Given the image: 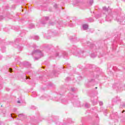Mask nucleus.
I'll return each mask as SVG.
<instances>
[{"instance_id": "nucleus-38", "label": "nucleus", "mask_w": 125, "mask_h": 125, "mask_svg": "<svg viewBox=\"0 0 125 125\" xmlns=\"http://www.w3.org/2000/svg\"><path fill=\"white\" fill-rule=\"evenodd\" d=\"M71 90H72V91H75V90H76V88H71Z\"/></svg>"}, {"instance_id": "nucleus-29", "label": "nucleus", "mask_w": 125, "mask_h": 125, "mask_svg": "<svg viewBox=\"0 0 125 125\" xmlns=\"http://www.w3.org/2000/svg\"><path fill=\"white\" fill-rule=\"evenodd\" d=\"M66 82H69V81H71V78L70 77H67L65 79Z\"/></svg>"}, {"instance_id": "nucleus-49", "label": "nucleus", "mask_w": 125, "mask_h": 125, "mask_svg": "<svg viewBox=\"0 0 125 125\" xmlns=\"http://www.w3.org/2000/svg\"><path fill=\"white\" fill-rule=\"evenodd\" d=\"M125 112V110H123L122 113H124Z\"/></svg>"}, {"instance_id": "nucleus-27", "label": "nucleus", "mask_w": 125, "mask_h": 125, "mask_svg": "<svg viewBox=\"0 0 125 125\" xmlns=\"http://www.w3.org/2000/svg\"><path fill=\"white\" fill-rule=\"evenodd\" d=\"M101 17V15H96L95 16V18H96L97 19L98 18H99Z\"/></svg>"}, {"instance_id": "nucleus-7", "label": "nucleus", "mask_w": 125, "mask_h": 125, "mask_svg": "<svg viewBox=\"0 0 125 125\" xmlns=\"http://www.w3.org/2000/svg\"><path fill=\"white\" fill-rule=\"evenodd\" d=\"M23 43L24 44V42L21 40V38L17 39L13 44L15 47H17L18 48H22V47L20 46V44Z\"/></svg>"}, {"instance_id": "nucleus-12", "label": "nucleus", "mask_w": 125, "mask_h": 125, "mask_svg": "<svg viewBox=\"0 0 125 125\" xmlns=\"http://www.w3.org/2000/svg\"><path fill=\"white\" fill-rule=\"evenodd\" d=\"M73 105L75 107H81V102L79 101H77L73 103Z\"/></svg>"}, {"instance_id": "nucleus-39", "label": "nucleus", "mask_w": 125, "mask_h": 125, "mask_svg": "<svg viewBox=\"0 0 125 125\" xmlns=\"http://www.w3.org/2000/svg\"><path fill=\"white\" fill-rule=\"evenodd\" d=\"M33 47H34V48H36L37 45H36V44H34L33 45Z\"/></svg>"}, {"instance_id": "nucleus-20", "label": "nucleus", "mask_w": 125, "mask_h": 125, "mask_svg": "<svg viewBox=\"0 0 125 125\" xmlns=\"http://www.w3.org/2000/svg\"><path fill=\"white\" fill-rule=\"evenodd\" d=\"M33 40H35L36 41H38L39 40V36H34L32 37Z\"/></svg>"}, {"instance_id": "nucleus-44", "label": "nucleus", "mask_w": 125, "mask_h": 125, "mask_svg": "<svg viewBox=\"0 0 125 125\" xmlns=\"http://www.w3.org/2000/svg\"><path fill=\"white\" fill-rule=\"evenodd\" d=\"M26 45L28 47H30V44H27Z\"/></svg>"}, {"instance_id": "nucleus-3", "label": "nucleus", "mask_w": 125, "mask_h": 125, "mask_svg": "<svg viewBox=\"0 0 125 125\" xmlns=\"http://www.w3.org/2000/svg\"><path fill=\"white\" fill-rule=\"evenodd\" d=\"M40 99L41 100H44V99H46V100H49V99H52L53 100H55V101H59L61 100V102H62V103L63 104H67L68 103V101H67V100L65 98L60 99V100H58L55 97L54 98L51 99V97L49 96H47L46 97L44 96H42L40 97Z\"/></svg>"}, {"instance_id": "nucleus-17", "label": "nucleus", "mask_w": 125, "mask_h": 125, "mask_svg": "<svg viewBox=\"0 0 125 125\" xmlns=\"http://www.w3.org/2000/svg\"><path fill=\"white\" fill-rule=\"evenodd\" d=\"M18 118H19L20 120H22V119H24V118H25V115H24L23 114H19Z\"/></svg>"}, {"instance_id": "nucleus-47", "label": "nucleus", "mask_w": 125, "mask_h": 125, "mask_svg": "<svg viewBox=\"0 0 125 125\" xmlns=\"http://www.w3.org/2000/svg\"><path fill=\"white\" fill-rule=\"evenodd\" d=\"M71 41H75V39H71Z\"/></svg>"}, {"instance_id": "nucleus-51", "label": "nucleus", "mask_w": 125, "mask_h": 125, "mask_svg": "<svg viewBox=\"0 0 125 125\" xmlns=\"http://www.w3.org/2000/svg\"><path fill=\"white\" fill-rule=\"evenodd\" d=\"M95 89H97V87H95Z\"/></svg>"}, {"instance_id": "nucleus-34", "label": "nucleus", "mask_w": 125, "mask_h": 125, "mask_svg": "<svg viewBox=\"0 0 125 125\" xmlns=\"http://www.w3.org/2000/svg\"><path fill=\"white\" fill-rule=\"evenodd\" d=\"M89 21H90V22H93V21H94V20H93V19L90 18V19H89Z\"/></svg>"}, {"instance_id": "nucleus-11", "label": "nucleus", "mask_w": 125, "mask_h": 125, "mask_svg": "<svg viewBox=\"0 0 125 125\" xmlns=\"http://www.w3.org/2000/svg\"><path fill=\"white\" fill-rule=\"evenodd\" d=\"M113 88L116 90H119V89L121 88V86H120V83H114L113 85Z\"/></svg>"}, {"instance_id": "nucleus-6", "label": "nucleus", "mask_w": 125, "mask_h": 125, "mask_svg": "<svg viewBox=\"0 0 125 125\" xmlns=\"http://www.w3.org/2000/svg\"><path fill=\"white\" fill-rule=\"evenodd\" d=\"M32 55H37V56H39L38 58H35V60H39L41 57H42V56H43V53L39 50H35L32 52Z\"/></svg>"}, {"instance_id": "nucleus-8", "label": "nucleus", "mask_w": 125, "mask_h": 125, "mask_svg": "<svg viewBox=\"0 0 125 125\" xmlns=\"http://www.w3.org/2000/svg\"><path fill=\"white\" fill-rule=\"evenodd\" d=\"M62 54V56L64 58H66L67 56H68V53L65 51H62L61 53H57L56 54V57L59 56V57H61Z\"/></svg>"}, {"instance_id": "nucleus-23", "label": "nucleus", "mask_w": 125, "mask_h": 125, "mask_svg": "<svg viewBox=\"0 0 125 125\" xmlns=\"http://www.w3.org/2000/svg\"><path fill=\"white\" fill-rule=\"evenodd\" d=\"M29 28L30 29H33V28H35V25L34 24L31 23L29 25Z\"/></svg>"}, {"instance_id": "nucleus-22", "label": "nucleus", "mask_w": 125, "mask_h": 125, "mask_svg": "<svg viewBox=\"0 0 125 125\" xmlns=\"http://www.w3.org/2000/svg\"><path fill=\"white\" fill-rule=\"evenodd\" d=\"M85 108H89L90 107V104L88 103H85L84 104Z\"/></svg>"}, {"instance_id": "nucleus-53", "label": "nucleus", "mask_w": 125, "mask_h": 125, "mask_svg": "<svg viewBox=\"0 0 125 125\" xmlns=\"http://www.w3.org/2000/svg\"><path fill=\"white\" fill-rule=\"evenodd\" d=\"M57 125H58V123H56Z\"/></svg>"}, {"instance_id": "nucleus-24", "label": "nucleus", "mask_w": 125, "mask_h": 125, "mask_svg": "<svg viewBox=\"0 0 125 125\" xmlns=\"http://www.w3.org/2000/svg\"><path fill=\"white\" fill-rule=\"evenodd\" d=\"M55 22H49V25H50V26H53V25H55Z\"/></svg>"}, {"instance_id": "nucleus-40", "label": "nucleus", "mask_w": 125, "mask_h": 125, "mask_svg": "<svg viewBox=\"0 0 125 125\" xmlns=\"http://www.w3.org/2000/svg\"><path fill=\"white\" fill-rule=\"evenodd\" d=\"M54 7L55 8H57V4H55L54 5Z\"/></svg>"}, {"instance_id": "nucleus-30", "label": "nucleus", "mask_w": 125, "mask_h": 125, "mask_svg": "<svg viewBox=\"0 0 125 125\" xmlns=\"http://www.w3.org/2000/svg\"><path fill=\"white\" fill-rule=\"evenodd\" d=\"M11 118H16V116L14 114H11Z\"/></svg>"}, {"instance_id": "nucleus-55", "label": "nucleus", "mask_w": 125, "mask_h": 125, "mask_svg": "<svg viewBox=\"0 0 125 125\" xmlns=\"http://www.w3.org/2000/svg\"><path fill=\"white\" fill-rule=\"evenodd\" d=\"M87 43H88V42Z\"/></svg>"}, {"instance_id": "nucleus-16", "label": "nucleus", "mask_w": 125, "mask_h": 125, "mask_svg": "<svg viewBox=\"0 0 125 125\" xmlns=\"http://www.w3.org/2000/svg\"><path fill=\"white\" fill-rule=\"evenodd\" d=\"M87 3L88 6H91V5H92V3H93V0H88Z\"/></svg>"}, {"instance_id": "nucleus-14", "label": "nucleus", "mask_w": 125, "mask_h": 125, "mask_svg": "<svg viewBox=\"0 0 125 125\" xmlns=\"http://www.w3.org/2000/svg\"><path fill=\"white\" fill-rule=\"evenodd\" d=\"M121 101V99L119 97H116L112 99V102L114 103H118V102H120Z\"/></svg>"}, {"instance_id": "nucleus-21", "label": "nucleus", "mask_w": 125, "mask_h": 125, "mask_svg": "<svg viewBox=\"0 0 125 125\" xmlns=\"http://www.w3.org/2000/svg\"><path fill=\"white\" fill-rule=\"evenodd\" d=\"M91 100L92 101V103L93 104V105H95L97 103V102L96 100H93L92 97L91 98Z\"/></svg>"}, {"instance_id": "nucleus-45", "label": "nucleus", "mask_w": 125, "mask_h": 125, "mask_svg": "<svg viewBox=\"0 0 125 125\" xmlns=\"http://www.w3.org/2000/svg\"><path fill=\"white\" fill-rule=\"evenodd\" d=\"M17 103H21V102L20 101H18Z\"/></svg>"}, {"instance_id": "nucleus-4", "label": "nucleus", "mask_w": 125, "mask_h": 125, "mask_svg": "<svg viewBox=\"0 0 125 125\" xmlns=\"http://www.w3.org/2000/svg\"><path fill=\"white\" fill-rule=\"evenodd\" d=\"M73 5H79L80 7L82 8V9H84L87 5L84 2V0H75L72 3Z\"/></svg>"}, {"instance_id": "nucleus-35", "label": "nucleus", "mask_w": 125, "mask_h": 125, "mask_svg": "<svg viewBox=\"0 0 125 125\" xmlns=\"http://www.w3.org/2000/svg\"><path fill=\"white\" fill-rule=\"evenodd\" d=\"M96 57L95 55H93V54H91V57L94 58V57Z\"/></svg>"}, {"instance_id": "nucleus-42", "label": "nucleus", "mask_w": 125, "mask_h": 125, "mask_svg": "<svg viewBox=\"0 0 125 125\" xmlns=\"http://www.w3.org/2000/svg\"><path fill=\"white\" fill-rule=\"evenodd\" d=\"M30 80V78H29V77H27V76H26V80Z\"/></svg>"}, {"instance_id": "nucleus-25", "label": "nucleus", "mask_w": 125, "mask_h": 125, "mask_svg": "<svg viewBox=\"0 0 125 125\" xmlns=\"http://www.w3.org/2000/svg\"><path fill=\"white\" fill-rule=\"evenodd\" d=\"M125 107V103H123L122 104L120 105V108H124Z\"/></svg>"}, {"instance_id": "nucleus-13", "label": "nucleus", "mask_w": 125, "mask_h": 125, "mask_svg": "<svg viewBox=\"0 0 125 125\" xmlns=\"http://www.w3.org/2000/svg\"><path fill=\"white\" fill-rule=\"evenodd\" d=\"M44 21H41V24H42V25H44V24H46V22H47V20H48L49 19V18L48 17H45L44 18Z\"/></svg>"}, {"instance_id": "nucleus-10", "label": "nucleus", "mask_w": 125, "mask_h": 125, "mask_svg": "<svg viewBox=\"0 0 125 125\" xmlns=\"http://www.w3.org/2000/svg\"><path fill=\"white\" fill-rule=\"evenodd\" d=\"M103 11H104L105 12V14H106L110 11H112V10L109 7H108V8H107V7L106 6H104L103 7Z\"/></svg>"}, {"instance_id": "nucleus-18", "label": "nucleus", "mask_w": 125, "mask_h": 125, "mask_svg": "<svg viewBox=\"0 0 125 125\" xmlns=\"http://www.w3.org/2000/svg\"><path fill=\"white\" fill-rule=\"evenodd\" d=\"M88 28V25L87 24H83V30H86Z\"/></svg>"}, {"instance_id": "nucleus-2", "label": "nucleus", "mask_w": 125, "mask_h": 125, "mask_svg": "<svg viewBox=\"0 0 125 125\" xmlns=\"http://www.w3.org/2000/svg\"><path fill=\"white\" fill-rule=\"evenodd\" d=\"M114 18L121 25H125V14L120 13L118 12L114 13Z\"/></svg>"}, {"instance_id": "nucleus-52", "label": "nucleus", "mask_w": 125, "mask_h": 125, "mask_svg": "<svg viewBox=\"0 0 125 125\" xmlns=\"http://www.w3.org/2000/svg\"><path fill=\"white\" fill-rule=\"evenodd\" d=\"M97 120H99V118H97Z\"/></svg>"}, {"instance_id": "nucleus-5", "label": "nucleus", "mask_w": 125, "mask_h": 125, "mask_svg": "<svg viewBox=\"0 0 125 125\" xmlns=\"http://www.w3.org/2000/svg\"><path fill=\"white\" fill-rule=\"evenodd\" d=\"M116 13L117 12H113V13H112V11H110V12H108V13L105 14V20L108 22L112 21V19H113V18H114V16H115L114 13Z\"/></svg>"}, {"instance_id": "nucleus-50", "label": "nucleus", "mask_w": 125, "mask_h": 125, "mask_svg": "<svg viewBox=\"0 0 125 125\" xmlns=\"http://www.w3.org/2000/svg\"><path fill=\"white\" fill-rule=\"evenodd\" d=\"M115 114H116V115H118V113H117V112Z\"/></svg>"}, {"instance_id": "nucleus-19", "label": "nucleus", "mask_w": 125, "mask_h": 125, "mask_svg": "<svg viewBox=\"0 0 125 125\" xmlns=\"http://www.w3.org/2000/svg\"><path fill=\"white\" fill-rule=\"evenodd\" d=\"M26 34V31H22L21 32L20 35L21 37H23V36H25V34Z\"/></svg>"}, {"instance_id": "nucleus-36", "label": "nucleus", "mask_w": 125, "mask_h": 125, "mask_svg": "<svg viewBox=\"0 0 125 125\" xmlns=\"http://www.w3.org/2000/svg\"><path fill=\"white\" fill-rule=\"evenodd\" d=\"M69 26H70V27H74V24H73V23H69Z\"/></svg>"}, {"instance_id": "nucleus-1", "label": "nucleus", "mask_w": 125, "mask_h": 125, "mask_svg": "<svg viewBox=\"0 0 125 125\" xmlns=\"http://www.w3.org/2000/svg\"><path fill=\"white\" fill-rule=\"evenodd\" d=\"M69 54L71 55L74 54L75 56L78 57H83L85 53L83 51L78 50L76 46H73L68 51Z\"/></svg>"}, {"instance_id": "nucleus-48", "label": "nucleus", "mask_w": 125, "mask_h": 125, "mask_svg": "<svg viewBox=\"0 0 125 125\" xmlns=\"http://www.w3.org/2000/svg\"><path fill=\"white\" fill-rule=\"evenodd\" d=\"M49 86H52V84H49Z\"/></svg>"}, {"instance_id": "nucleus-15", "label": "nucleus", "mask_w": 125, "mask_h": 125, "mask_svg": "<svg viewBox=\"0 0 125 125\" xmlns=\"http://www.w3.org/2000/svg\"><path fill=\"white\" fill-rule=\"evenodd\" d=\"M23 65L24 67H26V68H30V67H31V63L28 62H24Z\"/></svg>"}, {"instance_id": "nucleus-26", "label": "nucleus", "mask_w": 125, "mask_h": 125, "mask_svg": "<svg viewBox=\"0 0 125 125\" xmlns=\"http://www.w3.org/2000/svg\"><path fill=\"white\" fill-rule=\"evenodd\" d=\"M53 74L55 77H57V72L56 71H53Z\"/></svg>"}, {"instance_id": "nucleus-9", "label": "nucleus", "mask_w": 125, "mask_h": 125, "mask_svg": "<svg viewBox=\"0 0 125 125\" xmlns=\"http://www.w3.org/2000/svg\"><path fill=\"white\" fill-rule=\"evenodd\" d=\"M52 36H53V33L51 31L49 30L47 33L45 34L44 37L46 38V39H50Z\"/></svg>"}, {"instance_id": "nucleus-43", "label": "nucleus", "mask_w": 125, "mask_h": 125, "mask_svg": "<svg viewBox=\"0 0 125 125\" xmlns=\"http://www.w3.org/2000/svg\"><path fill=\"white\" fill-rule=\"evenodd\" d=\"M57 95H58V97H59V96L61 95V93H60V94L58 93Z\"/></svg>"}, {"instance_id": "nucleus-28", "label": "nucleus", "mask_w": 125, "mask_h": 125, "mask_svg": "<svg viewBox=\"0 0 125 125\" xmlns=\"http://www.w3.org/2000/svg\"><path fill=\"white\" fill-rule=\"evenodd\" d=\"M90 46L91 48H94V47H95V45H94V44H91L90 45Z\"/></svg>"}, {"instance_id": "nucleus-46", "label": "nucleus", "mask_w": 125, "mask_h": 125, "mask_svg": "<svg viewBox=\"0 0 125 125\" xmlns=\"http://www.w3.org/2000/svg\"><path fill=\"white\" fill-rule=\"evenodd\" d=\"M6 90H7V91H9V89L6 88Z\"/></svg>"}, {"instance_id": "nucleus-54", "label": "nucleus", "mask_w": 125, "mask_h": 125, "mask_svg": "<svg viewBox=\"0 0 125 125\" xmlns=\"http://www.w3.org/2000/svg\"><path fill=\"white\" fill-rule=\"evenodd\" d=\"M96 117V118H97V115Z\"/></svg>"}, {"instance_id": "nucleus-33", "label": "nucleus", "mask_w": 125, "mask_h": 125, "mask_svg": "<svg viewBox=\"0 0 125 125\" xmlns=\"http://www.w3.org/2000/svg\"><path fill=\"white\" fill-rule=\"evenodd\" d=\"M100 106H102L103 105V102H99Z\"/></svg>"}, {"instance_id": "nucleus-31", "label": "nucleus", "mask_w": 125, "mask_h": 125, "mask_svg": "<svg viewBox=\"0 0 125 125\" xmlns=\"http://www.w3.org/2000/svg\"><path fill=\"white\" fill-rule=\"evenodd\" d=\"M3 18H4L3 17V16H0V21H1V20H3Z\"/></svg>"}, {"instance_id": "nucleus-41", "label": "nucleus", "mask_w": 125, "mask_h": 125, "mask_svg": "<svg viewBox=\"0 0 125 125\" xmlns=\"http://www.w3.org/2000/svg\"><path fill=\"white\" fill-rule=\"evenodd\" d=\"M9 72H10V73H11V72H12V69H11V68H10L9 69Z\"/></svg>"}, {"instance_id": "nucleus-32", "label": "nucleus", "mask_w": 125, "mask_h": 125, "mask_svg": "<svg viewBox=\"0 0 125 125\" xmlns=\"http://www.w3.org/2000/svg\"><path fill=\"white\" fill-rule=\"evenodd\" d=\"M69 96H70V98L74 97V95L70 93L69 94Z\"/></svg>"}, {"instance_id": "nucleus-37", "label": "nucleus", "mask_w": 125, "mask_h": 125, "mask_svg": "<svg viewBox=\"0 0 125 125\" xmlns=\"http://www.w3.org/2000/svg\"><path fill=\"white\" fill-rule=\"evenodd\" d=\"M82 76H80L78 78V79L79 81H81L82 80Z\"/></svg>"}]
</instances>
